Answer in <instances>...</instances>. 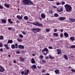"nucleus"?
<instances>
[{"instance_id":"ea45409f","label":"nucleus","mask_w":75,"mask_h":75,"mask_svg":"<svg viewBox=\"0 0 75 75\" xmlns=\"http://www.w3.org/2000/svg\"><path fill=\"white\" fill-rule=\"evenodd\" d=\"M54 31L55 33H56V32H57L58 30H57V29H54Z\"/></svg>"},{"instance_id":"f3484780","label":"nucleus","mask_w":75,"mask_h":75,"mask_svg":"<svg viewBox=\"0 0 75 75\" xmlns=\"http://www.w3.org/2000/svg\"><path fill=\"white\" fill-rule=\"evenodd\" d=\"M17 17L18 19H20V20H21V19L23 18L21 17L20 15H17Z\"/></svg>"},{"instance_id":"6ab92c4d","label":"nucleus","mask_w":75,"mask_h":75,"mask_svg":"<svg viewBox=\"0 0 75 75\" xmlns=\"http://www.w3.org/2000/svg\"><path fill=\"white\" fill-rule=\"evenodd\" d=\"M8 21L10 24H13V22L11 21V19H8Z\"/></svg>"},{"instance_id":"69168bd1","label":"nucleus","mask_w":75,"mask_h":75,"mask_svg":"<svg viewBox=\"0 0 75 75\" xmlns=\"http://www.w3.org/2000/svg\"><path fill=\"white\" fill-rule=\"evenodd\" d=\"M69 69H71V67H69Z\"/></svg>"},{"instance_id":"338daca9","label":"nucleus","mask_w":75,"mask_h":75,"mask_svg":"<svg viewBox=\"0 0 75 75\" xmlns=\"http://www.w3.org/2000/svg\"><path fill=\"white\" fill-rule=\"evenodd\" d=\"M42 19V18H40V20H41V19Z\"/></svg>"},{"instance_id":"774afa93","label":"nucleus","mask_w":75,"mask_h":75,"mask_svg":"<svg viewBox=\"0 0 75 75\" xmlns=\"http://www.w3.org/2000/svg\"><path fill=\"white\" fill-rule=\"evenodd\" d=\"M8 57H10V55H8Z\"/></svg>"},{"instance_id":"20e7f679","label":"nucleus","mask_w":75,"mask_h":75,"mask_svg":"<svg viewBox=\"0 0 75 75\" xmlns=\"http://www.w3.org/2000/svg\"><path fill=\"white\" fill-rule=\"evenodd\" d=\"M32 24L35 25H36V26H39V27L42 26V24L38 22H36L35 23H32Z\"/></svg>"},{"instance_id":"9d476101","label":"nucleus","mask_w":75,"mask_h":75,"mask_svg":"<svg viewBox=\"0 0 75 75\" xmlns=\"http://www.w3.org/2000/svg\"><path fill=\"white\" fill-rule=\"evenodd\" d=\"M25 75H27L28 74V73H29V70L28 69L26 70L25 71Z\"/></svg>"},{"instance_id":"5701e85b","label":"nucleus","mask_w":75,"mask_h":75,"mask_svg":"<svg viewBox=\"0 0 75 75\" xmlns=\"http://www.w3.org/2000/svg\"><path fill=\"white\" fill-rule=\"evenodd\" d=\"M64 58L65 59H66L67 60H68V57H67V55H64Z\"/></svg>"},{"instance_id":"6e6552de","label":"nucleus","mask_w":75,"mask_h":75,"mask_svg":"<svg viewBox=\"0 0 75 75\" xmlns=\"http://www.w3.org/2000/svg\"><path fill=\"white\" fill-rule=\"evenodd\" d=\"M4 6L5 7H6L7 8H9V7H10V4L5 3L4 4Z\"/></svg>"},{"instance_id":"4c0bfd02","label":"nucleus","mask_w":75,"mask_h":75,"mask_svg":"<svg viewBox=\"0 0 75 75\" xmlns=\"http://www.w3.org/2000/svg\"><path fill=\"white\" fill-rule=\"evenodd\" d=\"M39 57L40 58V59H42V58H43V57H44V56L42 55H40Z\"/></svg>"},{"instance_id":"680f3d73","label":"nucleus","mask_w":75,"mask_h":75,"mask_svg":"<svg viewBox=\"0 0 75 75\" xmlns=\"http://www.w3.org/2000/svg\"><path fill=\"white\" fill-rule=\"evenodd\" d=\"M48 1H54V0H48Z\"/></svg>"},{"instance_id":"6e6d98bb","label":"nucleus","mask_w":75,"mask_h":75,"mask_svg":"<svg viewBox=\"0 0 75 75\" xmlns=\"http://www.w3.org/2000/svg\"><path fill=\"white\" fill-rule=\"evenodd\" d=\"M13 63H14V64H16L17 62L16 61H15V60H14L13 61Z\"/></svg>"},{"instance_id":"13d9d810","label":"nucleus","mask_w":75,"mask_h":75,"mask_svg":"<svg viewBox=\"0 0 75 75\" xmlns=\"http://www.w3.org/2000/svg\"><path fill=\"white\" fill-rule=\"evenodd\" d=\"M45 59H48V57H46L45 58Z\"/></svg>"},{"instance_id":"8fccbe9b","label":"nucleus","mask_w":75,"mask_h":75,"mask_svg":"<svg viewBox=\"0 0 75 75\" xmlns=\"http://www.w3.org/2000/svg\"><path fill=\"white\" fill-rule=\"evenodd\" d=\"M62 3L63 5H64V4H65V3L64 1H62Z\"/></svg>"},{"instance_id":"5fc2aeb1","label":"nucleus","mask_w":75,"mask_h":75,"mask_svg":"<svg viewBox=\"0 0 75 75\" xmlns=\"http://www.w3.org/2000/svg\"><path fill=\"white\" fill-rule=\"evenodd\" d=\"M3 50L2 49H0V51H1V52H2V51H3Z\"/></svg>"},{"instance_id":"bf43d9fd","label":"nucleus","mask_w":75,"mask_h":75,"mask_svg":"<svg viewBox=\"0 0 75 75\" xmlns=\"http://www.w3.org/2000/svg\"><path fill=\"white\" fill-rule=\"evenodd\" d=\"M38 68H41V67L40 66H38Z\"/></svg>"},{"instance_id":"72a5a7b5","label":"nucleus","mask_w":75,"mask_h":75,"mask_svg":"<svg viewBox=\"0 0 75 75\" xmlns=\"http://www.w3.org/2000/svg\"><path fill=\"white\" fill-rule=\"evenodd\" d=\"M15 45L16 48H18V44H17V43H16V44H15Z\"/></svg>"},{"instance_id":"e2e57ef3","label":"nucleus","mask_w":75,"mask_h":75,"mask_svg":"<svg viewBox=\"0 0 75 75\" xmlns=\"http://www.w3.org/2000/svg\"><path fill=\"white\" fill-rule=\"evenodd\" d=\"M50 41H53V40H52V39H50Z\"/></svg>"},{"instance_id":"603ef678","label":"nucleus","mask_w":75,"mask_h":75,"mask_svg":"<svg viewBox=\"0 0 75 75\" xmlns=\"http://www.w3.org/2000/svg\"><path fill=\"white\" fill-rule=\"evenodd\" d=\"M71 71H72V72H75V70L74 69H72L71 70Z\"/></svg>"},{"instance_id":"37998d69","label":"nucleus","mask_w":75,"mask_h":75,"mask_svg":"<svg viewBox=\"0 0 75 75\" xmlns=\"http://www.w3.org/2000/svg\"><path fill=\"white\" fill-rule=\"evenodd\" d=\"M52 7H53V8H57L56 6H52Z\"/></svg>"},{"instance_id":"9b49d317","label":"nucleus","mask_w":75,"mask_h":75,"mask_svg":"<svg viewBox=\"0 0 75 75\" xmlns=\"http://www.w3.org/2000/svg\"><path fill=\"white\" fill-rule=\"evenodd\" d=\"M57 51L58 54H61V53H62V51H61V50L57 49Z\"/></svg>"},{"instance_id":"0e129e2a","label":"nucleus","mask_w":75,"mask_h":75,"mask_svg":"<svg viewBox=\"0 0 75 75\" xmlns=\"http://www.w3.org/2000/svg\"><path fill=\"white\" fill-rule=\"evenodd\" d=\"M32 55H33V56H35V54H32Z\"/></svg>"},{"instance_id":"f704fd0d","label":"nucleus","mask_w":75,"mask_h":75,"mask_svg":"<svg viewBox=\"0 0 75 75\" xmlns=\"http://www.w3.org/2000/svg\"><path fill=\"white\" fill-rule=\"evenodd\" d=\"M71 48H75V45H73L71 46Z\"/></svg>"},{"instance_id":"4468645a","label":"nucleus","mask_w":75,"mask_h":75,"mask_svg":"<svg viewBox=\"0 0 75 75\" xmlns=\"http://www.w3.org/2000/svg\"><path fill=\"white\" fill-rule=\"evenodd\" d=\"M65 18H66L65 17H61L59 18V19L60 20H65Z\"/></svg>"},{"instance_id":"09e8293b","label":"nucleus","mask_w":75,"mask_h":75,"mask_svg":"<svg viewBox=\"0 0 75 75\" xmlns=\"http://www.w3.org/2000/svg\"><path fill=\"white\" fill-rule=\"evenodd\" d=\"M48 48L49 49H52V47L51 46H49L48 47Z\"/></svg>"},{"instance_id":"aec40b11","label":"nucleus","mask_w":75,"mask_h":75,"mask_svg":"<svg viewBox=\"0 0 75 75\" xmlns=\"http://www.w3.org/2000/svg\"><path fill=\"white\" fill-rule=\"evenodd\" d=\"M31 62L32 64H35V61L34 59L32 58L31 59Z\"/></svg>"},{"instance_id":"423d86ee","label":"nucleus","mask_w":75,"mask_h":75,"mask_svg":"<svg viewBox=\"0 0 75 75\" xmlns=\"http://www.w3.org/2000/svg\"><path fill=\"white\" fill-rule=\"evenodd\" d=\"M44 51H46V54L45 53H43V54L45 55H46L47 54V53H48V49L47 48H45L43 49L42 51V52H43Z\"/></svg>"},{"instance_id":"a18cd8bd","label":"nucleus","mask_w":75,"mask_h":75,"mask_svg":"<svg viewBox=\"0 0 75 75\" xmlns=\"http://www.w3.org/2000/svg\"><path fill=\"white\" fill-rule=\"evenodd\" d=\"M60 36L61 37H63V34L62 33H61L60 35Z\"/></svg>"},{"instance_id":"39448f33","label":"nucleus","mask_w":75,"mask_h":75,"mask_svg":"<svg viewBox=\"0 0 75 75\" xmlns=\"http://www.w3.org/2000/svg\"><path fill=\"white\" fill-rule=\"evenodd\" d=\"M57 10L58 12H62L63 11V8L61 6H59L57 8Z\"/></svg>"},{"instance_id":"7ed1b4c3","label":"nucleus","mask_w":75,"mask_h":75,"mask_svg":"<svg viewBox=\"0 0 75 75\" xmlns=\"http://www.w3.org/2000/svg\"><path fill=\"white\" fill-rule=\"evenodd\" d=\"M32 31H33V32L34 33V34H35L36 33H37V32H39L40 31H41V29L40 28H34L32 29H31Z\"/></svg>"},{"instance_id":"473e14b6","label":"nucleus","mask_w":75,"mask_h":75,"mask_svg":"<svg viewBox=\"0 0 75 75\" xmlns=\"http://www.w3.org/2000/svg\"><path fill=\"white\" fill-rule=\"evenodd\" d=\"M4 38L3 36H0V40H3Z\"/></svg>"},{"instance_id":"c85d7f7f","label":"nucleus","mask_w":75,"mask_h":75,"mask_svg":"<svg viewBox=\"0 0 75 75\" xmlns=\"http://www.w3.org/2000/svg\"><path fill=\"white\" fill-rule=\"evenodd\" d=\"M20 60L21 61H24V59L21 57L20 58Z\"/></svg>"},{"instance_id":"0eeeda50","label":"nucleus","mask_w":75,"mask_h":75,"mask_svg":"<svg viewBox=\"0 0 75 75\" xmlns=\"http://www.w3.org/2000/svg\"><path fill=\"white\" fill-rule=\"evenodd\" d=\"M4 71V69L2 66H0V72H3Z\"/></svg>"},{"instance_id":"bb28decb","label":"nucleus","mask_w":75,"mask_h":75,"mask_svg":"<svg viewBox=\"0 0 75 75\" xmlns=\"http://www.w3.org/2000/svg\"><path fill=\"white\" fill-rule=\"evenodd\" d=\"M11 48L12 49H15V45H12L11 46Z\"/></svg>"},{"instance_id":"f8f14e48","label":"nucleus","mask_w":75,"mask_h":75,"mask_svg":"<svg viewBox=\"0 0 75 75\" xmlns=\"http://www.w3.org/2000/svg\"><path fill=\"white\" fill-rule=\"evenodd\" d=\"M54 72L56 74H59V70L58 69H57L56 70H55Z\"/></svg>"},{"instance_id":"49530a36","label":"nucleus","mask_w":75,"mask_h":75,"mask_svg":"<svg viewBox=\"0 0 75 75\" xmlns=\"http://www.w3.org/2000/svg\"><path fill=\"white\" fill-rule=\"evenodd\" d=\"M0 8H1V9H3V6L1 5H0Z\"/></svg>"},{"instance_id":"c03bdc74","label":"nucleus","mask_w":75,"mask_h":75,"mask_svg":"<svg viewBox=\"0 0 75 75\" xmlns=\"http://www.w3.org/2000/svg\"><path fill=\"white\" fill-rule=\"evenodd\" d=\"M16 53V54H20V52L19 51H17Z\"/></svg>"},{"instance_id":"dca6fc26","label":"nucleus","mask_w":75,"mask_h":75,"mask_svg":"<svg viewBox=\"0 0 75 75\" xmlns=\"http://www.w3.org/2000/svg\"><path fill=\"white\" fill-rule=\"evenodd\" d=\"M59 36V35L57 33H53V36H54V37H58Z\"/></svg>"},{"instance_id":"412c9836","label":"nucleus","mask_w":75,"mask_h":75,"mask_svg":"<svg viewBox=\"0 0 75 75\" xmlns=\"http://www.w3.org/2000/svg\"><path fill=\"white\" fill-rule=\"evenodd\" d=\"M1 22L3 23H4L5 24H6V21L4 19H1Z\"/></svg>"},{"instance_id":"864d4df0","label":"nucleus","mask_w":75,"mask_h":75,"mask_svg":"<svg viewBox=\"0 0 75 75\" xmlns=\"http://www.w3.org/2000/svg\"><path fill=\"white\" fill-rule=\"evenodd\" d=\"M11 27L8 28V30H11Z\"/></svg>"},{"instance_id":"3c124183","label":"nucleus","mask_w":75,"mask_h":75,"mask_svg":"<svg viewBox=\"0 0 75 75\" xmlns=\"http://www.w3.org/2000/svg\"><path fill=\"white\" fill-rule=\"evenodd\" d=\"M24 72L23 71L21 72V74H22V75H23V74H24Z\"/></svg>"},{"instance_id":"2f4dec72","label":"nucleus","mask_w":75,"mask_h":75,"mask_svg":"<svg viewBox=\"0 0 75 75\" xmlns=\"http://www.w3.org/2000/svg\"><path fill=\"white\" fill-rule=\"evenodd\" d=\"M17 40L19 42H21L22 41V40L20 39H17Z\"/></svg>"},{"instance_id":"a878e982","label":"nucleus","mask_w":75,"mask_h":75,"mask_svg":"<svg viewBox=\"0 0 75 75\" xmlns=\"http://www.w3.org/2000/svg\"><path fill=\"white\" fill-rule=\"evenodd\" d=\"M28 17L27 16H25L24 17V19L25 20H28Z\"/></svg>"},{"instance_id":"4d7b16f0","label":"nucleus","mask_w":75,"mask_h":75,"mask_svg":"<svg viewBox=\"0 0 75 75\" xmlns=\"http://www.w3.org/2000/svg\"><path fill=\"white\" fill-rule=\"evenodd\" d=\"M16 22L17 23H20V22H19V21H17Z\"/></svg>"},{"instance_id":"f257e3e1","label":"nucleus","mask_w":75,"mask_h":75,"mask_svg":"<svg viewBox=\"0 0 75 75\" xmlns=\"http://www.w3.org/2000/svg\"><path fill=\"white\" fill-rule=\"evenodd\" d=\"M23 4L24 5H34V3L29 0H23Z\"/></svg>"},{"instance_id":"79ce46f5","label":"nucleus","mask_w":75,"mask_h":75,"mask_svg":"<svg viewBox=\"0 0 75 75\" xmlns=\"http://www.w3.org/2000/svg\"><path fill=\"white\" fill-rule=\"evenodd\" d=\"M3 47V45L0 42V47Z\"/></svg>"},{"instance_id":"c756f323","label":"nucleus","mask_w":75,"mask_h":75,"mask_svg":"<svg viewBox=\"0 0 75 75\" xmlns=\"http://www.w3.org/2000/svg\"><path fill=\"white\" fill-rule=\"evenodd\" d=\"M50 31V29H46V31L47 33L49 32Z\"/></svg>"},{"instance_id":"cd10ccee","label":"nucleus","mask_w":75,"mask_h":75,"mask_svg":"<svg viewBox=\"0 0 75 75\" xmlns=\"http://www.w3.org/2000/svg\"><path fill=\"white\" fill-rule=\"evenodd\" d=\"M8 43L10 44H11V43H13V40H9L8 41Z\"/></svg>"},{"instance_id":"ddd939ff","label":"nucleus","mask_w":75,"mask_h":75,"mask_svg":"<svg viewBox=\"0 0 75 75\" xmlns=\"http://www.w3.org/2000/svg\"><path fill=\"white\" fill-rule=\"evenodd\" d=\"M41 17L42 18H45V14H44V13L41 14Z\"/></svg>"},{"instance_id":"f03ea898","label":"nucleus","mask_w":75,"mask_h":75,"mask_svg":"<svg viewBox=\"0 0 75 75\" xmlns=\"http://www.w3.org/2000/svg\"><path fill=\"white\" fill-rule=\"evenodd\" d=\"M64 7L67 12L71 11L72 10V7L69 4H66L64 5Z\"/></svg>"},{"instance_id":"4be33fe9","label":"nucleus","mask_w":75,"mask_h":75,"mask_svg":"<svg viewBox=\"0 0 75 75\" xmlns=\"http://www.w3.org/2000/svg\"><path fill=\"white\" fill-rule=\"evenodd\" d=\"M4 46L5 47H6V49H7V50L9 49V47H8V45H4Z\"/></svg>"},{"instance_id":"a19ab883","label":"nucleus","mask_w":75,"mask_h":75,"mask_svg":"<svg viewBox=\"0 0 75 75\" xmlns=\"http://www.w3.org/2000/svg\"><path fill=\"white\" fill-rule=\"evenodd\" d=\"M42 62H43V63H45V62H46V61L44 60H43Z\"/></svg>"},{"instance_id":"7c9ffc66","label":"nucleus","mask_w":75,"mask_h":75,"mask_svg":"<svg viewBox=\"0 0 75 75\" xmlns=\"http://www.w3.org/2000/svg\"><path fill=\"white\" fill-rule=\"evenodd\" d=\"M54 15V16H55V17H58L59 16V15L57 13H55Z\"/></svg>"},{"instance_id":"c9c22d12","label":"nucleus","mask_w":75,"mask_h":75,"mask_svg":"<svg viewBox=\"0 0 75 75\" xmlns=\"http://www.w3.org/2000/svg\"><path fill=\"white\" fill-rule=\"evenodd\" d=\"M22 33L23 34H24V35H25L26 34V33H25V32L24 31H23L22 32Z\"/></svg>"},{"instance_id":"b1692460","label":"nucleus","mask_w":75,"mask_h":75,"mask_svg":"<svg viewBox=\"0 0 75 75\" xmlns=\"http://www.w3.org/2000/svg\"><path fill=\"white\" fill-rule=\"evenodd\" d=\"M70 40H71V41H74L75 40V38H74V37H71L70 38Z\"/></svg>"},{"instance_id":"58836bf2","label":"nucleus","mask_w":75,"mask_h":75,"mask_svg":"<svg viewBox=\"0 0 75 75\" xmlns=\"http://www.w3.org/2000/svg\"><path fill=\"white\" fill-rule=\"evenodd\" d=\"M19 36L20 38H23V36L22 34L19 35Z\"/></svg>"},{"instance_id":"2eb2a0df","label":"nucleus","mask_w":75,"mask_h":75,"mask_svg":"<svg viewBox=\"0 0 75 75\" xmlns=\"http://www.w3.org/2000/svg\"><path fill=\"white\" fill-rule=\"evenodd\" d=\"M64 35L66 38H68V37H69V35H68V34L67 33H64Z\"/></svg>"},{"instance_id":"1a4fd4ad","label":"nucleus","mask_w":75,"mask_h":75,"mask_svg":"<svg viewBox=\"0 0 75 75\" xmlns=\"http://www.w3.org/2000/svg\"><path fill=\"white\" fill-rule=\"evenodd\" d=\"M18 47L19 48H20V49H21L22 50H23V49H24V47L21 45H19L18 46Z\"/></svg>"},{"instance_id":"a211bd4d","label":"nucleus","mask_w":75,"mask_h":75,"mask_svg":"<svg viewBox=\"0 0 75 75\" xmlns=\"http://www.w3.org/2000/svg\"><path fill=\"white\" fill-rule=\"evenodd\" d=\"M69 20L72 23H73V22H74V21H75V19H72V18H70Z\"/></svg>"},{"instance_id":"052dcab7","label":"nucleus","mask_w":75,"mask_h":75,"mask_svg":"<svg viewBox=\"0 0 75 75\" xmlns=\"http://www.w3.org/2000/svg\"><path fill=\"white\" fill-rule=\"evenodd\" d=\"M60 31L61 32H63V30H62V29Z\"/></svg>"},{"instance_id":"e433bc0d","label":"nucleus","mask_w":75,"mask_h":75,"mask_svg":"<svg viewBox=\"0 0 75 75\" xmlns=\"http://www.w3.org/2000/svg\"><path fill=\"white\" fill-rule=\"evenodd\" d=\"M32 67L33 68H36V66L35 65H33Z\"/></svg>"},{"instance_id":"de8ad7c7","label":"nucleus","mask_w":75,"mask_h":75,"mask_svg":"<svg viewBox=\"0 0 75 75\" xmlns=\"http://www.w3.org/2000/svg\"><path fill=\"white\" fill-rule=\"evenodd\" d=\"M56 4H57V5H60V3H59V2H58L56 3Z\"/></svg>"},{"instance_id":"393cba45","label":"nucleus","mask_w":75,"mask_h":75,"mask_svg":"<svg viewBox=\"0 0 75 75\" xmlns=\"http://www.w3.org/2000/svg\"><path fill=\"white\" fill-rule=\"evenodd\" d=\"M49 58H50V59H54V57H52V56H51V55H49Z\"/></svg>"}]
</instances>
